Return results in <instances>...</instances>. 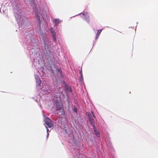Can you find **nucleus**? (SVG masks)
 Returning <instances> with one entry per match:
<instances>
[{
    "label": "nucleus",
    "instance_id": "1",
    "mask_svg": "<svg viewBox=\"0 0 158 158\" xmlns=\"http://www.w3.org/2000/svg\"><path fill=\"white\" fill-rule=\"evenodd\" d=\"M55 107L57 114L59 116L64 113L63 107V104L60 100H57L56 102Z\"/></svg>",
    "mask_w": 158,
    "mask_h": 158
},
{
    "label": "nucleus",
    "instance_id": "2",
    "mask_svg": "<svg viewBox=\"0 0 158 158\" xmlns=\"http://www.w3.org/2000/svg\"><path fill=\"white\" fill-rule=\"evenodd\" d=\"M88 116L91 125L93 127L94 129L95 130L96 127L95 126V122L94 119V118H95V115L93 114V112L92 111L91 113H88Z\"/></svg>",
    "mask_w": 158,
    "mask_h": 158
},
{
    "label": "nucleus",
    "instance_id": "3",
    "mask_svg": "<svg viewBox=\"0 0 158 158\" xmlns=\"http://www.w3.org/2000/svg\"><path fill=\"white\" fill-rule=\"evenodd\" d=\"M45 127L47 129L48 128H51L53 126L52 121L48 117H46L44 120Z\"/></svg>",
    "mask_w": 158,
    "mask_h": 158
},
{
    "label": "nucleus",
    "instance_id": "4",
    "mask_svg": "<svg viewBox=\"0 0 158 158\" xmlns=\"http://www.w3.org/2000/svg\"><path fill=\"white\" fill-rule=\"evenodd\" d=\"M52 36L53 38V40L54 41H56V34L54 31H52Z\"/></svg>",
    "mask_w": 158,
    "mask_h": 158
},
{
    "label": "nucleus",
    "instance_id": "5",
    "mask_svg": "<svg viewBox=\"0 0 158 158\" xmlns=\"http://www.w3.org/2000/svg\"><path fill=\"white\" fill-rule=\"evenodd\" d=\"M54 22L55 23V25L57 26L59 23H60V20L58 19H54Z\"/></svg>",
    "mask_w": 158,
    "mask_h": 158
},
{
    "label": "nucleus",
    "instance_id": "6",
    "mask_svg": "<svg viewBox=\"0 0 158 158\" xmlns=\"http://www.w3.org/2000/svg\"><path fill=\"white\" fill-rule=\"evenodd\" d=\"M65 88L67 90L69 91L70 92H71L72 91V90L71 87L69 86L68 85H65Z\"/></svg>",
    "mask_w": 158,
    "mask_h": 158
},
{
    "label": "nucleus",
    "instance_id": "7",
    "mask_svg": "<svg viewBox=\"0 0 158 158\" xmlns=\"http://www.w3.org/2000/svg\"><path fill=\"white\" fill-rule=\"evenodd\" d=\"M96 129H95V130H94V132L95 134V135H96V136H97V137H99L100 136V135H99V133H98V132L96 131Z\"/></svg>",
    "mask_w": 158,
    "mask_h": 158
},
{
    "label": "nucleus",
    "instance_id": "8",
    "mask_svg": "<svg viewBox=\"0 0 158 158\" xmlns=\"http://www.w3.org/2000/svg\"><path fill=\"white\" fill-rule=\"evenodd\" d=\"M37 19H38V22L39 24V25L40 26V16H37Z\"/></svg>",
    "mask_w": 158,
    "mask_h": 158
},
{
    "label": "nucleus",
    "instance_id": "9",
    "mask_svg": "<svg viewBox=\"0 0 158 158\" xmlns=\"http://www.w3.org/2000/svg\"><path fill=\"white\" fill-rule=\"evenodd\" d=\"M79 73L81 75V77H82V69L81 68V69L79 70Z\"/></svg>",
    "mask_w": 158,
    "mask_h": 158
},
{
    "label": "nucleus",
    "instance_id": "10",
    "mask_svg": "<svg viewBox=\"0 0 158 158\" xmlns=\"http://www.w3.org/2000/svg\"><path fill=\"white\" fill-rule=\"evenodd\" d=\"M101 30H99L97 33V35H99L101 33Z\"/></svg>",
    "mask_w": 158,
    "mask_h": 158
},
{
    "label": "nucleus",
    "instance_id": "11",
    "mask_svg": "<svg viewBox=\"0 0 158 158\" xmlns=\"http://www.w3.org/2000/svg\"><path fill=\"white\" fill-rule=\"evenodd\" d=\"M58 72L59 73L60 75L62 74V70L61 69H59L58 70Z\"/></svg>",
    "mask_w": 158,
    "mask_h": 158
},
{
    "label": "nucleus",
    "instance_id": "12",
    "mask_svg": "<svg viewBox=\"0 0 158 158\" xmlns=\"http://www.w3.org/2000/svg\"><path fill=\"white\" fill-rule=\"evenodd\" d=\"M37 83H38V85H40V83H41V81H40V79H38V81H37Z\"/></svg>",
    "mask_w": 158,
    "mask_h": 158
},
{
    "label": "nucleus",
    "instance_id": "13",
    "mask_svg": "<svg viewBox=\"0 0 158 158\" xmlns=\"http://www.w3.org/2000/svg\"><path fill=\"white\" fill-rule=\"evenodd\" d=\"M47 138H48V137L49 136V134L48 133V131H49V130L48 129H47Z\"/></svg>",
    "mask_w": 158,
    "mask_h": 158
},
{
    "label": "nucleus",
    "instance_id": "14",
    "mask_svg": "<svg viewBox=\"0 0 158 158\" xmlns=\"http://www.w3.org/2000/svg\"><path fill=\"white\" fill-rule=\"evenodd\" d=\"M74 111L75 112H77V109L76 108H74Z\"/></svg>",
    "mask_w": 158,
    "mask_h": 158
},
{
    "label": "nucleus",
    "instance_id": "15",
    "mask_svg": "<svg viewBox=\"0 0 158 158\" xmlns=\"http://www.w3.org/2000/svg\"><path fill=\"white\" fill-rule=\"evenodd\" d=\"M87 21L88 23H89V19H87Z\"/></svg>",
    "mask_w": 158,
    "mask_h": 158
},
{
    "label": "nucleus",
    "instance_id": "16",
    "mask_svg": "<svg viewBox=\"0 0 158 158\" xmlns=\"http://www.w3.org/2000/svg\"><path fill=\"white\" fill-rule=\"evenodd\" d=\"M51 33H52V31H53V29H52V28H51Z\"/></svg>",
    "mask_w": 158,
    "mask_h": 158
},
{
    "label": "nucleus",
    "instance_id": "17",
    "mask_svg": "<svg viewBox=\"0 0 158 158\" xmlns=\"http://www.w3.org/2000/svg\"><path fill=\"white\" fill-rule=\"evenodd\" d=\"M99 35H97V34H96V38L97 39Z\"/></svg>",
    "mask_w": 158,
    "mask_h": 158
},
{
    "label": "nucleus",
    "instance_id": "18",
    "mask_svg": "<svg viewBox=\"0 0 158 158\" xmlns=\"http://www.w3.org/2000/svg\"><path fill=\"white\" fill-rule=\"evenodd\" d=\"M80 77V79H81V80L82 79H83V76H82V77Z\"/></svg>",
    "mask_w": 158,
    "mask_h": 158
}]
</instances>
